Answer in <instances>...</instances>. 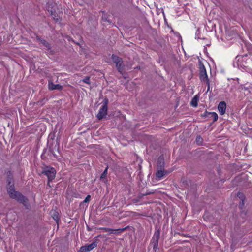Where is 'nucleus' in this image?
<instances>
[{"label": "nucleus", "instance_id": "6ab92c4d", "mask_svg": "<svg viewBox=\"0 0 252 252\" xmlns=\"http://www.w3.org/2000/svg\"><path fill=\"white\" fill-rule=\"evenodd\" d=\"M158 165L157 167H158V166H160V165H162V168L164 167V163L163 158L162 157H160L158 158Z\"/></svg>", "mask_w": 252, "mask_h": 252}, {"label": "nucleus", "instance_id": "f03ea898", "mask_svg": "<svg viewBox=\"0 0 252 252\" xmlns=\"http://www.w3.org/2000/svg\"><path fill=\"white\" fill-rule=\"evenodd\" d=\"M48 142L47 144V147L45 148L41 155V158L42 160H47L49 158H52L53 157L60 158L62 157V151L60 149L58 139H57L56 143L54 147L51 148L49 146L48 149Z\"/></svg>", "mask_w": 252, "mask_h": 252}, {"label": "nucleus", "instance_id": "9d476101", "mask_svg": "<svg viewBox=\"0 0 252 252\" xmlns=\"http://www.w3.org/2000/svg\"><path fill=\"white\" fill-rule=\"evenodd\" d=\"M127 227L123 228H120L117 229H112L108 228H101L100 229L103 230L104 232H109V234H112L113 233V232H115V233H121L124 231L126 230L127 229Z\"/></svg>", "mask_w": 252, "mask_h": 252}, {"label": "nucleus", "instance_id": "0eeeda50", "mask_svg": "<svg viewBox=\"0 0 252 252\" xmlns=\"http://www.w3.org/2000/svg\"><path fill=\"white\" fill-rule=\"evenodd\" d=\"M169 173V172L162 168V165L158 166L157 167L156 177L160 179L161 178L167 175Z\"/></svg>", "mask_w": 252, "mask_h": 252}, {"label": "nucleus", "instance_id": "b1692460", "mask_svg": "<svg viewBox=\"0 0 252 252\" xmlns=\"http://www.w3.org/2000/svg\"><path fill=\"white\" fill-rule=\"evenodd\" d=\"M89 77H86L85 78V79H84L83 80V81L84 82V83H87V84H89Z\"/></svg>", "mask_w": 252, "mask_h": 252}, {"label": "nucleus", "instance_id": "dca6fc26", "mask_svg": "<svg viewBox=\"0 0 252 252\" xmlns=\"http://www.w3.org/2000/svg\"><path fill=\"white\" fill-rule=\"evenodd\" d=\"M199 99V97L197 95H195L194 96V97L192 99L191 101V105L193 107H196L197 106V103Z\"/></svg>", "mask_w": 252, "mask_h": 252}, {"label": "nucleus", "instance_id": "aec40b11", "mask_svg": "<svg viewBox=\"0 0 252 252\" xmlns=\"http://www.w3.org/2000/svg\"><path fill=\"white\" fill-rule=\"evenodd\" d=\"M108 16L106 15V14H104L102 16V20L104 21H107L109 23H110V20H109V18H108Z\"/></svg>", "mask_w": 252, "mask_h": 252}, {"label": "nucleus", "instance_id": "5701e85b", "mask_svg": "<svg viewBox=\"0 0 252 252\" xmlns=\"http://www.w3.org/2000/svg\"><path fill=\"white\" fill-rule=\"evenodd\" d=\"M90 198H91V196L90 195H88L87 196V197H86V198L85 199L84 202H88L90 201Z\"/></svg>", "mask_w": 252, "mask_h": 252}, {"label": "nucleus", "instance_id": "1a4fd4ad", "mask_svg": "<svg viewBox=\"0 0 252 252\" xmlns=\"http://www.w3.org/2000/svg\"><path fill=\"white\" fill-rule=\"evenodd\" d=\"M46 9L50 14L52 13L54 10L57 9L56 4L52 0H49L46 4Z\"/></svg>", "mask_w": 252, "mask_h": 252}, {"label": "nucleus", "instance_id": "423d86ee", "mask_svg": "<svg viewBox=\"0 0 252 252\" xmlns=\"http://www.w3.org/2000/svg\"><path fill=\"white\" fill-rule=\"evenodd\" d=\"M97 244V240H95L90 244L82 246L80 247L79 252H87L90 251L94 248L96 247Z\"/></svg>", "mask_w": 252, "mask_h": 252}, {"label": "nucleus", "instance_id": "2eb2a0df", "mask_svg": "<svg viewBox=\"0 0 252 252\" xmlns=\"http://www.w3.org/2000/svg\"><path fill=\"white\" fill-rule=\"evenodd\" d=\"M51 215L52 216L53 218L56 221L57 223H58V221L59 220V214L58 212L55 211H52L51 212Z\"/></svg>", "mask_w": 252, "mask_h": 252}, {"label": "nucleus", "instance_id": "f257e3e1", "mask_svg": "<svg viewBox=\"0 0 252 252\" xmlns=\"http://www.w3.org/2000/svg\"><path fill=\"white\" fill-rule=\"evenodd\" d=\"M6 188L9 197L22 204L26 209H30L31 206L28 198L24 196L20 192L16 191L13 176L10 171H8L6 174Z\"/></svg>", "mask_w": 252, "mask_h": 252}, {"label": "nucleus", "instance_id": "f3484780", "mask_svg": "<svg viewBox=\"0 0 252 252\" xmlns=\"http://www.w3.org/2000/svg\"><path fill=\"white\" fill-rule=\"evenodd\" d=\"M107 174V168H106L104 171V172H103V173L101 174V175L100 176V180L104 183L106 182V177Z\"/></svg>", "mask_w": 252, "mask_h": 252}, {"label": "nucleus", "instance_id": "ddd939ff", "mask_svg": "<svg viewBox=\"0 0 252 252\" xmlns=\"http://www.w3.org/2000/svg\"><path fill=\"white\" fill-rule=\"evenodd\" d=\"M36 40L39 42L40 44H41L43 46L45 47L47 49H50V44L45 40L42 39L41 37L39 36H36Z\"/></svg>", "mask_w": 252, "mask_h": 252}, {"label": "nucleus", "instance_id": "4be33fe9", "mask_svg": "<svg viewBox=\"0 0 252 252\" xmlns=\"http://www.w3.org/2000/svg\"><path fill=\"white\" fill-rule=\"evenodd\" d=\"M196 141L198 144H201L202 142V139L200 136H197Z\"/></svg>", "mask_w": 252, "mask_h": 252}, {"label": "nucleus", "instance_id": "9b49d317", "mask_svg": "<svg viewBox=\"0 0 252 252\" xmlns=\"http://www.w3.org/2000/svg\"><path fill=\"white\" fill-rule=\"evenodd\" d=\"M50 15L56 21H61L62 20V13L59 11H57L56 9L54 10L52 13H50Z\"/></svg>", "mask_w": 252, "mask_h": 252}, {"label": "nucleus", "instance_id": "20e7f679", "mask_svg": "<svg viewBox=\"0 0 252 252\" xmlns=\"http://www.w3.org/2000/svg\"><path fill=\"white\" fill-rule=\"evenodd\" d=\"M112 59L116 63V67L118 71L122 74L124 70V65H123V61L122 58L116 55H112Z\"/></svg>", "mask_w": 252, "mask_h": 252}, {"label": "nucleus", "instance_id": "f8f14e48", "mask_svg": "<svg viewBox=\"0 0 252 252\" xmlns=\"http://www.w3.org/2000/svg\"><path fill=\"white\" fill-rule=\"evenodd\" d=\"M226 104L224 101L220 102L218 106V110L221 115H223L225 113Z\"/></svg>", "mask_w": 252, "mask_h": 252}, {"label": "nucleus", "instance_id": "412c9836", "mask_svg": "<svg viewBox=\"0 0 252 252\" xmlns=\"http://www.w3.org/2000/svg\"><path fill=\"white\" fill-rule=\"evenodd\" d=\"M210 114L211 115V117L213 118L214 121L217 120L218 115L216 113H215V112L211 113Z\"/></svg>", "mask_w": 252, "mask_h": 252}, {"label": "nucleus", "instance_id": "7ed1b4c3", "mask_svg": "<svg viewBox=\"0 0 252 252\" xmlns=\"http://www.w3.org/2000/svg\"><path fill=\"white\" fill-rule=\"evenodd\" d=\"M108 103V100L107 98H105L103 101V105L100 108L97 117L99 120L102 119L104 118L107 114V104Z\"/></svg>", "mask_w": 252, "mask_h": 252}, {"label": "nucleus", "instance_id": "393cba45", "mask_svg": "<svg viewBox=\"0 0 252 252\" xmlns=\"http://www.w3.org/2000/svg\"><path fill=\"white\" fill-rule=\"evenodd\" d=\"M159 232H158L157 233V235H156V238H157V242H158V238H159Z\"/></svg>", "mask_w": 252, "mask_h": 252}, {"label": "nucleus", "instance_id": "a211bd4d", "mask_svg": "<svg viewBox=\"0 0 252 252\" xmlns=\"http://www.w3.org/2000/svg\"><path fill=\"white\" fill-rule=\"evenodd\" d=\"M237 197L242 201V204L243 205L244 201L245 198L244 195L242 193L238 192L237 194Z\"/></svg>", "mask_w": 252, "mask_h": 252}, {"label": "nucleus", "instance_id": "6e6552de", "mask_svg": "<svg viewBox=\"0 0 252 252\" xmlns=\"http://www.w3.org/2000/svg\"><path fill=\"white\" fill-rule=\"evenodd\" d=\"M200 78L202 81L206 82L208 84V91L209 90V83L208 80L207 75L204 66L200 67Z\"/></svg>", "mask_w": 252, "mask_h": 252}, {"label": "nucleus", "instance_id": "4468645a", "mask_svg": "<svg viewBox=\"0 0 252 252\" xmlns=\"http://www.w3.org/2000/svg\"><path fill=\"white\" fill-rule=\"evenodd\" d=\"M49 88L51 90L55 89L62 90V86L59 84H54L53 83H51L49 84Z\"/></svg>", "mask_w": 252, "mask_h": 252}, {"label": "nucleus", "instance_id": "39448f33", "mask_svg": "<svg viewBox=\"0 0 252 252\" xmlns=\"http://www.w3.org/2000/svg\"><path fill=\"white\" fill-rule=\"evenodd\" d=\"M42 173L46 175L48 181H52L55 177L56 171L54 168L47 167L42 172Z\"/></svg>", "mask_w": 252, "mask_h": 252}, {"label": "nucleus", "instance_id": "a878e982", "mask_svg": "<svg viewBox=\"0 0 252 252\" xmlns=\"http://www.w3.org/2000/svg\"><path fill=\"white\" fill-rule=\"evenodd\" d=\"M66 38L68 40H70V37L68 36H66Z\"/></svg>", "mask_w": 252, "mask_h": 252}]
</instances>
